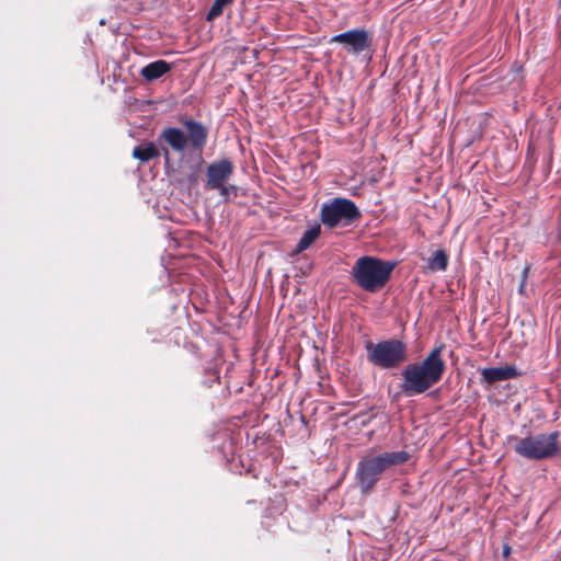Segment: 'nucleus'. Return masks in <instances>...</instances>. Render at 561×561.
<instances>
[{"label":"nucleus","instance_id":"1a4fd4ad","mask_svg":"<svg viewBox=\"0 0 561 561\" xmlns=\"http://www.w3.org/2000/svg\"><path fill=\"white\" fill-rule=\"evenodd\" d=\"M182 125L185 127L187 133V146L193 150L202 151L207 142L208 129L201 122L192 118L183 119Z\"/></svg>","mask_w":561,"mask_h":561},{"label":"nucleus","instance_id":"6ab92c4d","mask_svg":"<svg viewBox=\"0 0 561 561\" xmlns=\"http://www.w3.org/2000/svg\"><path fill=\"white\" fill-rule=\"evenodd\" d=\"M518 293L520 295H525L526 294V282L520 280V284H519V287H518Z\"/></svg>","mask_w":561,"mask_h":561},{"label":"nucleus","instance_id":"6e6552de","mask_svg":"<svg viewBox=\"0 0 561 561\" xmlns=\"http://www.w3.org/2000/svg\"><path fill=\"white\" fill-rule=\"evenodd\" d=\"M233 163L229 159H220L209 163L206 168L205 187L215 191L227 183L233 174Z\"/></svg>","mask_w":561,"mask_h":561},{"label":"nucleus","instance_id":"aec40b11","mask_svg":"<svg viewBox=\"0 0 561 561\" xmlns=\"http://www.w3.org/2000/svg\"><path fill=\"white\" fill-rule=\"evenodd\" d=\"M559 3H560V5H561V0H559Z\"/></svg>","mask_w":561,"mask_h":561},{"label":"nucleus","instance_id":"9b49d317","mask_svg":"<svg viewBox=\"0 0 561 561\" xmlns=\"http://www.w3.org/2000/svg\"><path fill=\"white\" fill-rule=\"evenodd\" d=\"M159 141H164L176 152H183L187 147L185 133L178 127H168L162 130Z\"/></svg>","mask_w":561,"mask_h":561},{"label":"nucleus","instance_id":"39448f33","mask_svg":"<svg viewBox=\"0 0 561 561\" xmlns=\"http://www.w3.org/2000/svg\"><path fill=\"white\" fill-rule=\"evenodd\" d=\"M368 360L382 369L399 367L408 359V346L400 340L390 339L376 344H366Z\"/></svg>","mask_w":561,"mask_h":561},{"label":"nucleus","instance_id":"9d476101","mask_svg":"<svg viewBox=\"0 0 561 561\" xmlns=\"http://www.w3.org/2000/svg\"><path fill=\"white\" fill-rule=\"evenodd\" d=\"M517 376L518 371L514 366L491 367L483 368L481 370V381L489 385H492L497 381L513 379L516 378Z\"/></svg>","mask_w":561,"mask_h":561},{"label":"nucleus","instance_id":"f257e3e1","mask_svg":"<svg viewBox=\"0 0 561 561\" xmlns=\"http://www.w3.org/2000/svg\"><path fill=\"white\" fill-rule=\"evenodd\" d=\"M444 345L433 348L421 362L408 364L401 371L400 389L408 397L424 393L440 381L446 364L442 358Z\"/></svg>","mask_w":561,"mask_h":561},{"label":"nucleus","instance_id":"7ed1b4c3","mask_svg":"<svg viewBox=\"0 0 561 561\" xmlns=\"http://www.w3.org/2000/svg\"><path fill=\"white\" fill-rule=\"evenodd\" d=\"M394 267V262L362 256L353 265L351 274L362 289L376 293L386 286Z\"/></svg>","mask_w":561,"mask_h":561},{"label":"nucleus","instance_id":"20e7f679","mask_svg":"<svg viewBox=\"0 0 561 561\" xmlns=\"http://www.w3.org/2000/svg\"><path fill=\"white\" fill-rule=\"evenodd\" d=\"M560 433L554 431L550 433H538L517 437L511 435L508 443H514V451L528 460H543L558 456L561 453L559 445Z\"/></svg>","mask_w":561,"mask_h":561},{"label":"nucleus","instance_id":"4468645a","mask_svg":"<svg viewBox=\"0 0 561 561\" xmlns=\"http://www.w3.org/2000/svg\"><path fill=\"white\" fill-rule=\"evenodd\" d=\"M321 227L320 225H313L309 229H307L301 236L300 240L296 245V252L301 253L306 251L320 236Z\"/></svg>","mask_w":561,"mask_h":561},{"label":"nucleus","instance_id":"ddd939ff","mask_svg":"<svg viewBox=\"0 0 561 561\" xmlns=\"http://www.w3.org/2000/svg\"><path fill=\"white\" fill-rule=\"evenodd\" d=\"M159 156L160 151L153 142L136 146L133 150V157L141 162H148Z\"/></svg>","mask_w":561,"mask_h":561},{"label":"nucleus","instance_id":"423d86ee","mask_svg":"<svg viewBox=\"0 0 561 561\" xmlns=\"http://www.w3.org/2000/svg\"><path fill=\"white\" fill-rule=\"evenodd\" d=\"M362 217V213L356 204L345 197L332 198L321 206V222L330 228L347 227L356 222Z\"/></svg>","mask_w":561,"mask_h":561},{"label":"nucleus","instance_id":"f8f14e48","mask_svg":"<svg viewBox=\"0 0 561 561\" xmlns=\"http://www.w3.org/2000/svg\"><path fill=\"white\" fill-rule=\"evenodd\" d=\"M171 70V65L165 60L159 59L152 61L141 68L140 75L147 81H154L168 73Z\"/></svg>","mask_w":561,"mask_h":561},{"label":"nucleus","instance_id":"0eeeda50","mask_svg":"<svg viewBox=\"0 0 561 561\" xmlns=\"http://www.w3.org/2000/svg\"><path fill=\"white\" fill-rule=\"evenodd\" d=\"M332 42L341 43L346 50L353 55H359L371 45V38L366 30L355 28L336 34Z\"/></svg>","mask_w":561,"mask_h":561},{"label":"nucleus","instance_id":"dca6fc26","mask_svg":"<svg viewBox=\"0 0 561 561\" xmlns=\"http://www.w3.org/2000/svg\"><path fill=\"white\" fill-rule=\"evenodd\" d=\"M233 2V0H215L207 13V21H213L215 20L217 16H219L225 7L228 5V4H231Z\"/></svg>","mask_w":561,"mask_h":561},{"label":"nucleus","instance_id":"a211bd4d","mask_svg":"<svg viewBox=\"0 0 561 561\" xmlns=\"http://www.w3.org/2000/svg\"><path fill=\"white\" fill-rule=\"evenodd\" d=\"M529 271H530V266L526 265L522 272V280L527 282Z\"/></svg>","mask_w":561,"mask_h":561},{"label":"nucleus","instance_id":"f03ea898","mask_svg":"<svg viewBox=\"0 0 561 561\" xmlns=\"http://www.w3.org/2000/svg\"><path fill=\"white\" fill-rule=\"evenodd\" d=\"M409 459L410 454L405 450L386 451L362 458L357 463L355 472V480L360 493L369 494L388 468L403 465Z\"/></svg>","mask_w":561,"mask_h":561},{"label":"nucleus","instance_id":"2eb2a0df","mask_svg":"<svg viewBox=\"0 0 561 561\" xmlns=\"http://www.w3.org/2000/svg\"><path fill=\"white\" fill-rule=\"evenodd\" d=\"M448 266V255L445 250H436L427 261V267L433 272H443Z\"/></svg>","mask_w":561,"mask_h":561},{"label":"nucleus","instance_id":"f3484780","mask_svg":"<svg viewBox=\"0 0 561 561\" xmlns=\"http://www.w3.org/2000/svg\"><path fill=\"white\" fill-rule=\"evenodd\" d=\"M216 191L219 192V195L221 196L222 201L228 202L231 199V197H236L238 195V186L234 184H228L225 183L220 187H218Z\"/></svg>","mask_w":561,"mask_h":561}]
</instances>
